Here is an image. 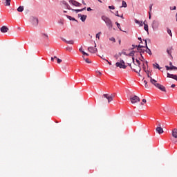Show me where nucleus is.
<instances>
[{"instance_id":"obj_1","label":"nucleus","mask_w":177,"mask_h":177,"mask_svg":"<svg viewBox=\"0 0 177 177\" xmlns=\"http://www.w3.org/2000/svg\"><path fill=\"white\" fill-rule=\"evenodd\" d=\"M151 83L152 85H154L156 88H158V89H160V91H162V92H167V89H165V86H162V84L158 83L157 80L153 79V77H151Z\"/></svg>"},{"instance_id":"obj_2","label":"nucleus","mask_w":177,"mask_h":177,"mask_svg":"<svg viewBox=\"0 0 177 177\" xmlns=\"http://www.w3.org/2000/svg\"><path fill=\"white\" fill-rule=\"evenodd\" d=\"M114 97V95H113V94H103L102 97V100L101 102L102 103V104H106V99H107L108 100V103H111V102H113V99Z\"/></svg>"},{"instance_id":"obj_3","label":"nucleus","mask_w":177,"mask_h":177,"mask_svg":"<svg viewBox=\"0 0 177 177\" xmlns=\"http://www.w3.org/2000/svg\"><path fill=\"white\" fill-rule=\"evenodd\" d=\"M102 20L104 21V23L107 26L108 28H109V30H113V22L111 21V19H110V18L106 16H102Z\"/></svg>"},{"instance_id":"obj_4","label":"nucleus","mask_w":177,"mask_h":177,"mask_svg":"<svg viewBox=\"0 0 177 177\" xmlns=\"http://www.w3.org/2000/svg\"><path fill=\"white\" fill-rule=\"evenodd\" d=\"M116 67H120V68H123L125 70L127 68V65H125V62L124 60L121 59L119 62L115 63Z\"/></svg>"},{"instance_id":"obj_5","label":"nucleus","mask_w":177,"mask_h":177,"mask_svg":"<svg viewBox=\"0 0 177 177\" xmlns=\"http://www.w3.org/2000/svg\"><path fill=\"white\" fill-rule=\"evenodd\" d=\"M130 101L133 104H135V103L140 102V98H139V97L137 95H134L130 97Z\"/></svg>"},{"instance_id":"obj_6","label":"nucleus","mask_w":177,"mask_h":177,"mask_svg":"<svg viewBox=\"0 0 177 177\" xmlns=\"http://www.w3.org/2000/svg\"><path fill=\"white\" fill-rule=\"evenodd\" d=\"M156 132L159 133V135H161V133H164V129L161 127V123H159L158 124V127L156 129Z\"/></svg>"},{"instance_id":"obj_7","label":"nucleus","mask_w":177,"mask_h":177,"mask_svg":"<svg viewBox=\"0 0 177 177\" xmlns=\"http://www.w3.org/2000/svg\"><path fill=\"white\" fill-rule=\"evenodd\" d=\"M132 70L135 73H140V71H142V68H140V65H136Z\"/></svg>"},{"instance_id":"obj_8","label":"nucleus","mask_w":177,"mask_h":177,"mask_svg":"<svg viewBox=\"0 0 177 177\" xmlns=\"http://www.w3.org/2000/svg\"><path fill=\"white\" fill-rule=\"evenodd\" d=\"M31 20H32V23L33 26H38V18L32 17Z\"/></svg>"},{"instance_id":"obj_9","label":"nucleus","mask_w":177,"mask_h":177,"mask_svg":"<svg viewBox=\"0 0 177 177\" xmlns=\"http://www.w3.org/2000/svg\"><path fill=\"white\" fill-rule=\"evenodd\" d=\"M70 3H72L73 6H81V3L74 0H70Z\"/></svg>"},{"instance_id":"obj_10","label":"nucleus","mask_w":177,"mask_h":177,"mask_svg":"<svg viewBox=\"0 0 177 177\" xmlns=\"http://www.w3.org/2000/svg\"><path fill=\"white\" fill-rule=\"evenodd\" d=\"M88 52H90V53H96V52H97V48H95L93 47H88Z\"/></svg>"},{"instance_id":"obj_11","label":"nucleus","mask_w":177,"mask_h":177,"mask_svg":"<svg viewBox=\"0 0 177 177\" xmlns=\"http://www.w3.org/2000/svg\"><path fill=\"white\" fill-rule=\"evenodd\" d=\"M0 31L3 33L8 32V31H9V28L6 27V26H3L0 28Z\"/></svg>"},{"instance_id":"obj_12","label":"nucleus","mask_w":177,"mask_h":177,"mask_svg":"<svg viewBox=\"0 0 177 177\" xmlns=\"http://www.w3.org/2000/svg\"><path fill=\"white\" fill-rule=\"evenodd\" d=\"M144 41H145V46L147 48L146 53H148L149 55H151V50H150L149 47H147V40H144Z\"/></svg>"},{"instance_id":"obj_13","label":"nucleus","mask_w":177,"mask_h":177,"mask_svg":"<svg viewBox=\"0 0 177 177\" xmlns=\"http://www.w3.org/2000/svg\"><path fill=\"white\" fill-rule=\"evenodd\" d=\"M172 136L174 139H177V129H174L172 130Z\"/></svg>"},{"instance_id":"obj_14","label":"nucleus","mask_w":177,"mask_h":177,"mask_svg":"<svg viewBox=\"0 0 177 177\" xmlns=\"http://www.w3.org/2000/svg\"><path fill=\"white\" fill-rule=\"evenodd\" d=\"M78 17H80V20H82V21H85L86 20V15H82L81 14H78Z\"/></svg>"},{"instance_id":"obj_15","label":"nucleus","mask_w":177,"mask_h":177,"mask_svg":"<svg viewBox=\"0 0 177 177\" xmlns=\"http://www.w3.org/2000/svg\"><path fill=\"white\" fill-rule=\"evenodd\" d=\"M152 27L153 28H157V27H158V21L156 20L153 21Z\"/></svg>"},{"instance_id":"obj_16","label":"nucleus","mask_w":177,"mask_h":177,"mask_svg":"<svg viewBox=\"0 0 177 177\" xmlns=\"http://www.w3.org/2000/svg\"><path fill=\"white\" fill-rule=\"evenodd\" d=\"M153 9V4H151L149 6V19H151V10Z\"/></svg>"},{"instance_id":"obj_17","label":"nucleus","mask_w":177,"mask_h":177,"mask_svg":"<svg viewBox=\"0 0 177 177\" xmlns=\"http://www.w3.org/2000/svg\"><path fill=\"white\" fill-rule=\"evenodd\" d=\"M62 3L63 5H65L66 9H68V10L71 9V7H70V5H68L66 1H63Z\"/></svg>"},{"instance_id":"obj_18","label":"nucleus","mask_w":177,"mask_h":177,"mask_svg":"<svg viewBox=\"0 0 177 177\" xmlns=\"http://www.w3.org/2000/svg\"><path fill=\"white\" fill-rule=\"evenodd\" d=\"M143 24L144 29L145 30V31H147V32H149V26L146 24V22H144Z\"/></svg>"},{"instance_id":"obj_19","label":"nucleus","mask_w":177,"mask_h":177,"mask_svg":"<svg viewBox=\"0 0 177 177\" xmlns=\"http://www.w3.org/2000/svg\"><path fill=\"white\" fill-rule=\"evenodd\" d=\"M153 68H158V70H161V68H160V65L157 63L153 64Z\"/></svg>"},{"instance_id":"obj_20","label":"nucleus","mask_w":177,"mask_h":177,"mask_svg":"<svg viewBox=\"0 0 177 177\" xmlns=\"http://www.w3.org/2000/svg\"><path fill=\"white\" fill-rule=\"evenodd\" d=\"M67 19H68L69 20H73V21H77V23H78V21H77V19H75V18H73L70 15H67L66 16Z\"/></svg>"},{"instance_id":"obj_21","label":"nucleus","mask_w":177,"mask_h":177,"mask_svg":"<svg viewBox=\"0 0 177 177\" xmlns=\"http://www.w3.org/2000/svg\"><path fill=\"white\" fill-rule=\"evenodd\" d=\"M135 23L139 24V26H140L141 27L143 26V21H140L138 19H135Z\"/></svg>"},{"instance_id":"obj_22","label":"nucleus","mask_w":177,"mask_h":177,"mask_svg":"<svg viewBox=\"0 0 177 177\" xmlns=\"http://www.w3.org/2000/svg\"><path fill=\"white\" fill-rule=\"evenodd\" d=\"M5 6H10V0H6L4 3Z\"/></svg>"},{"instance_id":"obj_23","label":"nucleus","mask_w":177,"mask_h":177,"mask_svg":"<svg viewBox=\"0 0 177 177\" xmlns=\"http://www.w3.org/2000/svg\"><path fill=\"white\" fill-rule=\"evenodd\" d=\"M133 48H138V50H139V49H142V48H145V46H140V45H138V46H135V45H132Z\"/></svg>"},{"instance_id":"obj_24","label":"nucleus","mask_w":177,"mask_h":177,"mask_svg":"<svg viewBox=\"0 0 177 177\" xmlns=\"http://www.w3.org/2000/svg\"><path fill=\"white\" fill-rule=\"evenodd\" d=\"M127 6H128L127 2H125V1H122V6H120V8H127Z\"/></svg>"},{"instance_id":"obj_25","label":"nucleus","mask_w":177,"mask_h":177,"mask_svg":"<svg viewBox=\"0 0 177 177\" xmlns=\"http://www.w3.org/2000/svg\"><path fill=\"white\" fill-rule=\"evenodd\" d=\"M23 10H24V6H19L18 8H17V12H23Z\"/></svg>"},{"instance_id":"obj_26","label":"nucleus","mask_w":177,"mask_h":177,"mask_svg":"<svg viewBox=\"0 0 177 177\" xmlns=\"http://www.w3.org/2000/svg\"><path fill=\"white\" fill-rule=\"evenodd\" d=\"M144 84H145V88H146V89H149V84L147 83V82L146 80H144Z\"/></svg>"},{"instance_id":"obj_27","label":"nucleus","mask_w":177,"mask_h":177,"mask_svg":"<svg viewBox=\"0 0 177 177\" xmlns=\"http://www.w3.org/2000/svg\"><path fill=\"white\" fill-rule=\"evenodd\" d=\"M71 10H72L73 12H76V13H78V12H84V9L74 10L71 8Z\"/></svg>"},{"instance_id":"obj_28","label":"nucleus","mask_w":177,"mask_h":177,"mask_svg":"<svg viewBox=\"0 0 177 177\" xmlns=\"http://www.w3.org/2000/svg\"><path fill=\"white\" fill-rule=\"evenodd\" d=\"M66 44H68L69 45H74V41L73 40L67 41Z\"/></svg>"},{"instance_id":"obj_29","label":"nucleus","mask_w":177,"mask_h":177,"mask_svg":"<svg viewBox=\"0 0 177 177\" xmlns=\"http://www.w3.org/2000/svg\"><path fill=\"white\" fill-rule=\"evenodd\" d=\"M134 55H135V51L133 50V51H131V52L128 55V56H131V57H133Z\"/></svg>"},{"instance_id":"obj_30","label":"nucleus","mask_w":177,"mask_h":177,"mask_svg":"<svg viewBox=\"0 0 177 177\" xmlns=\"http://www.w3.org/2000/svg\"><path fill=\"white\" fill-rule=\"evenodd\" d=\"M115 24H116L117 27L119 28V30H120V31H122V30H121V25L120 24V23L116 22Z\"/></svg>"},{"instance_id":"obj_31","label":"nucleus","mask_w":177,"mask_h":177,"mask_svg":"<svg viewBox=\"0 0 177 177\" xmlns=\"http://www.w3.org/2000/svg\"><path fill=\"white\" fill-rule=\"evenodd\" d=\"M84 60H85L86 63H88V64H91V63H92V62H91L88 58H84Z\"/></svg>"},{"instance_id":"obj_32","label":"nucleus","mask_w":177,"mask_h":177,"mask_svg":"<svg viewBox=\"0 0 177 177\" xmlns=\"http://www.w3.org/2000/svg\"><path fill=\"white\" fill-rule=\"evenodd\" d=\"M102 34V32H99L97 34H96V38L98 39H100V35Z\"/></svg>"},{"instance_id":"obj_33","label":"nucleus","mask_w":177,"mask_h":177,"mask_svg":"<svg viewBox=\"0 0 177 177\" xmlns=\"http://www.w3.org/2000/svg\"><path fill=\"white\" fill-rule=\"evenodd\" d=\"M167 33L170 35V37H172V32L171 31V29L167 28Z\"/></svg>"},{"instance_id":"obj_34","label":"nucleus","mask_w":177,"mask_h":177,"mask_svg":"<svg viewBox=\"0 0 177 177\" xmlns=\"http://www.w3.org/2000/svg\"><path fill=\"white\" fill-rule=\"evenodd\" d=\"M167 53L168 55H171V53H172V50L171 48H167Z\"/></svg>"},{"instance_id":"obj_35","label":"nucleus","mask_w":177,"mask_h":177,"mask_svg":"<svg viewBox=\"0 0 177 177\" xmlns=\"http://www.w3.org/2000/svg\"><path fill=\"white\" fill-rule=\"evenodd\" d=\"M147 101L146 100V99H142V102H140V105L143 106V104H144L143 103H147Z\"/></svg>"},{"instance_id":"obj_36","label":"nucleus","mask_w":177,"mask_h":177,"mask_svg":"<svg viewBox=\"0 0 177 177\" xmlns=\"http://www.w3.org/2000/svg\"><path fill=\"white\" fill-rule=\"evenodd\" d=\"M170 70H177V67L175 66H170Z\"/></svg>"},{"instance_id":"obj_37","label":"nucleus","mask_w":177,"mask_h":177,"mask_svg":"<svg viewBox=\"0 0 177 177\" xmlns=\"http://www.w3.org/2000/svg\"><path fill=\"white\" fill-rule=\"evenodd\" d=\"M109 9H112V10H114V9H115V7H114V6H109Z\"/></svg>"},{"instance_id":"obj_38","label":"nucleus","mask_w":177,"mask_h":177,"mask_svg":"<svg viewBox=\"0 0 177 177\" xmlns=\"http://www.w3.org/2000/svg\"><path fill=\"white\" fill-rule=\"evenodd\" d=\"M109 41H113V42H115V38H114V37H111V38L109 39Z\"/></svg>"},{"instance_id":"obj_39","label":"nucleus","mask_w":177,"mask_h":177,"mask_svg":"<svg viewBox=\"0 0 177 177\" xmlns=\"http://www.w3.org/2000/svg\"><path fill=\"white\" fill-rule=\"evenodd\" d=\"M57 62L58 63V64H60V63H62V59L57 58Z\"/></svg>"},{"instance_id":"obj_40","label":"nucleus","mask_w":177,"mask_h":177,"mask_svg":"<svg viewBox=\"0 0 177 177\" xmlns=\"http://www.w3.org/2000/svg\"><path fill=\"white\" fill-rule=\"evenodd\" d=\"M42 35H43V37H44V38H45L46 39H48V35H46V34H42Z\"/></svg>"},{"instance_id":"obj_41","label":"nucleus","mask_w":177,"mask_h":177,"mask_svg":"<svg viewBox=\"0 0 177 177\" xmlns=\"http://www.w3.org/2000/svg\"><path fill=\"white\" fill-rule=\"evenodd\" d=\"M136 62L138 66H140V62L138 59H136Z\"/></svg>"},{"instance_id":"obj_42","label":"nucleus","mask_w":177,"mask_h":177,"mask_svg":"<svg viewBox=\"0 0 177 177\" xmlns=\"http://www.w3.org/2000/svg\"><path fill=\"white\" fill-rule=\"evenodd\" d=\"M166 70L169 71L171 70V66H165Z\"/></svg>"},{"instance_id":"obj_43","label":"nucleus","mask_w":177,"mask_h":177,"mask_svg":"<svg viewBox=\"0 0 177 177\" xmlns=\"http://www.w3.org/2000/svg\"><path fill=\"white\" fill-rule=\"evenodd\" d=\"M115 15L117 16L118 17H120V15L118 14V11L115 12Z\"/></svg>"},{"instance_id":"obj_44","label":"nucleus","mask_w":177,"mask_h":177,"mask_svg":"<svg viewBox=\"0 0 177 177\" xmlns=\"http://www.w3.org/2000/svg\"><path fill=\"white\" fill-rule=\"evenodd\" d=\"M96 73L98 74V75H102V72L97 71Z\"/></svg>"},{"instance_id":"obj_45","label":"nucleus","mask_w":177,"mask_h":177,"mask_svg":"<svg viewBox=\"0 0 177 177\" xmlns=\"http://www.w3.org/2000/svg\"><path fill=\"white\" fill-rule=\"evenodd\" d=\"M79 50H80V52H81V53H82V52H84V50H82V47H80L79 48Z\"/></svg>"},{"instance_id":"obj_46","label":"nucleus","mask_w":177,"mask_h":177,"mask_svg":"<svg viewBox=\"0 0 177 177\" xmlns=\"http://www.w3.org/2000/svg\"><path fill=\"white\" fill-rule=\"evenodd\" d=\"M105 61L107 62V63H108L110 66H111V62H109V60H107V59H105Z\"/></svg>"},{"instance_id":"obj_47","label":"nucleus","mask_w":177,"mask_h":177,"mask_svg":"<svg viewBox=\"0 0 177 177\" xmlns=\"http://www.w3.org/2000/svg\"><path fill=\"white\" fill-rule=\"evenodd\" d=\"M147 77H148V78H149V81L151 82V77H150V75H149V73H147Z\"/></svg>"},{"instance_id":"obj_48","label":"nucleus","mask_w":177,"mask_h":177,"mask_svg":"<svg viewBox=\"0 0 177 177\" xmlns=\"http://www.w3.org/2000/svg\"><path fill=\"white\" fill-rule=\"evenodd\" d=\"M90 10H92V8H91V7L87 8V11L90 12Z\"/></svg>"},{"instance_id":"obj_49","label":"nucleus","mask_w":177,"mask_h":177,"mask_svg":"<svg viewBox=\"0 0 177 177\" xmlns=\"http://www.w3.org/2000/svg\"><path fill=\"white\" fill-rule=\"evenodd\" d=\"M144 71H146V66H145V64H143V67H142Z\"/></svg>"},{"instance_id":"obj_50","label":"nucleus","mask_w":177,"mask_h":177,"mask_svg":"<svg viewBox=\"0 0 177 177\" xmlns=\"http://www.w3.org/2000/svg\"><path fill=\"white\" fill-rule=\"evenodd\" d=\"M174 143H176L177 140L175 139L171 140Z\"/></svg>"},{"instance_id":"obj_51","label":"nucleus","mask_w":177,"mask_h":177,"mask_svg":"<svg viewBox=\"0 0 177 177\" xmlns=\"http://www.w3.org/2000/svg\"><path fill=\"white\" fill-rule=\"evenodd\" d=\"M82 55H84V56L86 55V53H85V51H82Z\"/></svg>"},{"instance_id":"obj_52","label":"nucleus","mask_w":177,"mask_h":177,"mask_svg":"<svg viewBox=\"0 0 177 177\" xmlns=\"http://www.w3.org/2000/svg\"><path fill=\"white\" fill-rule=\"evenodd\" d=\"M132 60H133V64H135V57H132Z\"/></svg>"},{"instance_id":"obj_53","label":"nucleus","mask_w":177,"mask_h":177,"mask_svg":"<svg viewBox=\"0 0 177 177\" xmlns=\"http://www.w3.org/2000/svg\"><path fill=\"white\" fill-rule=\"evenodd\" d=\"M62 41H64V42H66V44H67V40L66 39H62Z\"/></svg>"},{"instance_id":"obj_54","label":"nucleus","mask_w":177,"mask_h":177,"mask_svg":"<svg viewBox=\"0 0 177 177\" xmlns=\"http://www.w3.org/2000/svg\"><path fill=\"white\" fill-rule=\"evenodd\" d=\"M176 86L175 84H171V88H175Z\"/></svg>"},{"instance_id":"obj_55","label":"nucleus","mask_w":177,"mask_h":177,"mask_svg":"<svg viewBox=\"0 0 177 177\" xmlns=\"http://www.w3.org/2000/svg\"><path fill=\"white\" fill-rule=\"evenodd\" d=\"M120 17H121V19H124V15L122 14V15L120 16Z\"/></svg>"},{"instance_id":"obj_56","label":"nucleus","mask_w":177,"mask_h":177,"mask_svg":"<svg viewBox=\"0 0 177 177\" xmlns=\"http://www.w3.org/2000/svg\"><path fill=\"white\" fill-rule=\"evenodd\" d=\"M122 53H123V55H124L125 56H128V55L127 54L126 52H123Z\"/></svg>"},{"instance_id":"obj_57","label":"nucleus","mask_w":177,"mask_h":177,"mask_svg":"<svg viewBox=\"0 0 177 177\" xmlns=\"http://www.w3.org/2000/svg\"><path fill=\"white\" fill-rule=\"evenodd\" d=\"M128 66H129V67H131V68L132 69V65L131 64H128Z\"/></svg>"},{"instance_id":"obj_58","label":"nucleus","mask_w":177,"mask_h":177,"mask_svg":"<svg viewBox=\"0 0 177 177\" xmlns=\"http://www.w3.org/2000/svg\"><path fill=\"white\" fill-rule=\"evenodd\" d=\"M138 39L142 42V37H138Z\"/></svg>"},{"instance_id":"obj_59","label":"nucleus","mask_w":177,"mask_h":177,"mask_svg":"<svg viewBox=\"0 0 177 177\" xmlns=\"http://www.w3.org/2000/svg\"><path fill=\"white\" fill-rule=\"evenodd\" d=\"M54 60H55V58L51 57V61H52V62H54Z\"/></svg>"},{"instance_id":"obj_60","label":"nucleus","mask_w":177,"mask_h":177,"mask_svg":"<svg viewBox=\"0 0 177 177\" xmlns=\"http://www.w3.org/2000/svg\"><path fill=\"white\" fill-rule=\"evenodd\" d=\"M116 2H121L122 0H115Z\"/></svg>"},{"instance_id":"obj_61","label":"nucleus","mask_w":177,"mask_h":177,"mask_svg":"<svg viewBox=\"0 0 177 177\" xmlns=\"http://www.w3.org/2000/svg\"><path fill=\"white\" fill-rule=\"evenodd\" d=\"M53 59H55L56 60L58 59L57 57L55 56Z\"/></svg>"},{"instance_id":"obj_62","label":"nucleus","mask_w":177,"mask_h":177,"mask_svg":"<svg viewBox=\"0 0 177 177\" xmlns=\"http://www.w3.org/2000/svg\"><path fill=\"white\" fill-rule=\"evenodd\" d=\"M97 1H98V2H100V3H102V0H97Z\"/></svg>"},{"instance_id":"obj_63","label":"nucleus","mask_w":177,"mask_h":177,"mask_svg":"<svg viewBox=\"0 0 177 177\" xmlns=\"http://www.w3.org/2000/svg\"><path fill=\"white\" fill-rule=\"evenodd\" d=\"M169 65H170L171 67V66H173V65H172V62H170V63H169Z\"/></svg>"},{"instance_id":"obj_64","label":"nucleus","mask_w":177,"mask_h":177,"mask_svg":"<svg viewBox=\"0 0 177 177\" xmlns=\"http://www.w3.org/2000/svg\"><path fill=\"white\" fill-rule=\"evenodd\" d=\"M176 21H177V13H176Z\"/></svg>"}]
</instances>
